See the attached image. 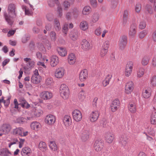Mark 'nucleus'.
I'll use <instances>...</instances> for the list:
<instances>
[{
    "label": "nucleus",
    "mask_w": 156,
    "mask_h": 156,
    "mask_svg": "<svg viewBox=\"0 0 156 156\" xmlns=\"http://www.w3.org/2000/svg\"><path fill=\"white\" fill-rule=\"evenodd\" d=\"M16 6L14 4L9 5L8 8V12H4L3 17L9 25L11 26L14 22V19L16 16L15 12Z\"/></svg>",
    "instance_id": "f257e3e1"
},
{
    "label": "nucleus",
    "mask_w": 156,
    "mask_h": 156,
    "mask_svg": "<svg viewBox=\"0 0 156 156\" xmlns=\"http://www.w3.org/2000/svg\"><path fill=\"white\" fill-rule=\"evenodd\" d=\"M60 93L64 99H68L69 96V90L68 87L64 84H62L60 87Z\"/></svg>",
    "instance_id": "f03ea898"
},
{
    "label": "nucleus",
    "mask_w": 156,
    "mask_h": 156,
    "mask_svg": "<svg viewBox=\"0 0 156 156\" xmlns=\"http://www.w3.org/2000/svg\"><path fill=\"white\" fill-rule=\"evenodd\" d=\"M48 5L50 7H53L55 4L57 5L58 6L57 12L59 16L61 17L62 16V8L60 5H59L60 3L58 0H48Z\"/></svg>",
    "instance_id": "7ed1b4c3"
},
{
    "label": "nucleus",
    "mask_w": 156,
    "mask_h": 156,
    "mask_svg": "<svg viewBox=\"0 0 156 156\" xmlns=\"http://www.w3.org/2000/svg\"><path fill=\"white\" fill-rule=\"evenodd\" d=\"M127 42V37L126 36L122 35L121 36L118 41L119 49L121 50H124L126 47Z\"/></svg>",
    "instance_id": "20e7f679"
},
{
    "label": "nucleus",
    "mask_w": 156,
    "mask_h": 156,
    "mask_svg": "<svg viewBox=\"0 0 156 156\" xmlns=\"http://www.w3.org/2000/svg\"><path fill=\"white\" fill-rule=\"evenodd\" d=\"M41 80V77L39 75L38 70L35 69L34 71V74L32 75L31 79V82L34 84H37L40 83Z\"/></svg>",
    "instance_id": "39448f33"
},
{
    "label": "nucleus",
    "mask_w": 156,
    "mask_h": 156,
    "mask_svg": "<svg viewBox=\"0 0 156 156\" xmlns=\"http://www.w3.org/2000/svg\"><path fill=\"white\" fill-rule=\"evenodd\" d=\"M134 84L131 81H129L127 82L125 86V93L129 94L133 91L134 88Z\"/></svg>",
    "instance_id": "423d86ee"
},
{
    "label": "nucleus",
    "mask_w": 156,
    "mask_h": 156,
    "mask_svg": "<svg viewBox=\"0 0 156 156\" xmlns=\"http://www.w3.org/2000/svg\"><path fill=\"white\" fill-rule=\"evenodd\" d=\"M72 115L73 119L76 122L80 121L82 117L81 112L77 109H75L73 112Z\"/></svg>",
    "instance_id": "0eeeda50"
},
{
    "label": "nucleus",
    "mask_w": 156,
    "mask_h": 156,
    "mask_svg": "<svg viewBox=\"0 0 156 156\" xmlns=\"http://www.w3.org/2000/svg\"><path fill=\"white\" fill-rule=\"evenodd\" d=\"M65 70L64 68L59 67L57 68L55 71V77L58 78H61L64 76Z\"/></svg>",
    "instance_id": "6e6552de"
},
{
    "label": "nucleus",
    "mask_w": 156,
    "mask_h": 156,
    "mask_svg": "<svg viewBox=\"0 0 156 156\" xmlns=\"http://www.w3.org/2000/svg\"><path fill=\"white\" fill-rule=\"evenodd\" d=\"M55 121L56 119L55 116L52 115H47L45 119V122L49 125L53 124Z\"/></svg>",
    "instance_id": "1a4fd4ad"
},
{
    "label": "nucleus",
    "mask_w": 156,
    "mask_h": 156,
    "mask_svg": "<svg viewBox=\"0 0 156 156\" xmlns=\"http://www.w3.org/2000/svg\"><path fill=\"white\" fill-rule=\"evenodd\" d=\"M99 116V114L98 111H92L89 116L90 121L91 122H95L98 120Z\"/></svg>",
    "instance_id": "9d476101"
},
{
    "label": "nucleus",
    "mask_w": 156,
    "mask_h": 156,
    "mask_svg": "<svg viewBox=\"0 0 156 156\" xmlns=\"http://www.w3.org/2000/svg\"><path fill=\"white\" fill-rule=\"evenodd\" d=\"M53 96L51 92L48 91H44L41 93L40 97L43 99L46 100L51 99Z\"/></svg>",
    "instance_id": "9b49d317"
},
{
    "label": "nucleus",
    "mask_w": 156,
    "mask_h": 156,
    "mask_svg": "<svg viewBox=\"0 0 156 156\" xmlns=\"http://www.w3.org/2000/svg\"><path fill=\"white\" fill-rule=\"evenodd\" d=\"M103 143L101 140H96L94 144V147L95 150L97 152L101 151L103 146Z\"/></svg>",
    "instance_id": "f8f14e48"
},
{
    "label": "nucleus",
    "mask_w": 156,
    "mask_h": 156,
    "mask_svg": "<svg viewBox=\"0 0 156 156\" xmlns=\"http://www.w3.org/2000/svg\"><path fill=\"white\" fill-rule=\"evenodd\" d=\"M151 90L150 87L144 88L142 90V96L145 99L149 98L151 96Z\"/></svg>",
    "instance_id": "ddd939ff"
},
{
    "label": "nucleus",
    "mask_w": 156,
    "mask_h": 156,
    "mask_svg": "<svg viewBox=\"0 0 156 156\" xmlns=\"http://www.w3.org/2000/svg\"><path fill=\"white\" fill-rule=\"evenodd\" d=\"M119 104V101L118 99L113 100L110 105L111 111L113 112H115L117 110Z\"/></svg>",
    "instance_id": "4468645a"
},
{
    "label": "nucleus",
    "mask_w": 156,
    "mask_h": 156,
    "mask_svg": "<svg viewBox=\"0 0 156 156\" xmlns=\"http://www.w3.org/2000/svg\"><path fill=\"white\" fill-rule=\"evenodd\" d=\"M88 74L87 70L86 69L82 70L80 73L79 79L81 81H83L87 78Z\"/></svg>",
    "instance_id": "2eb2a0df"
},
{
    "label": "nucleus",
    "mask_w": 156,
    "mask_h": 156,
    "mask_svg": "<svg viewBox=\"0 0 156 156\" xmlns=\"http://www.w3.org/2000/svg\"><path fill=\"white\" fill-rule=\"evenodd\" d=\"M81 44V48L85 51L89 50L90 48V44L89 42L86 39L82 40Z\"/></svg>",
    "instance_id": "dca6fc26"
},
{
    "label": "nucleus",
    "mask_w": 156,
    "mask_h": 156,
    "mask_svg": "<svg viewBox=\"0 0 156 156\" xmlns=\"http://www.w3.org/2000/svg\"><path fill=\"white\" fill-rule=\"evenodd\" d=\"M68 62L70 65H73L76 62V57L74 54L71 53L68 55Z\"/></svg>",
    "instance_id": "f3484780"
},
{
    "label": "nucleus",
    "mask_w": 156,
    "mask_h": 156,
    "mask_svg": "<svg viewBox=\"0 0 156 156\" xmlns=\"http://www.w3.org/2000/svg\"><path fill=\"white\" fill-rule=\"evenodd\" d=\"M62 120L64 124L66 126H68L71 124V118L69 115H65Z\"/></svg>",
    "instance_id": "a211bd4d"
},
{
    "label": "nucleus",
    "mask_w": 156,
    "mask_h": 156,
    "mask_svg": "<svg viewBox=\"0 0 156 156\" xmlns=\"http://www.w3.org/2000/svg\"><path fill=\"white\" fill-rule=\"evenodd\" d=\"M114 138V134L110 132H107L105 135V139L109 143H112Z\"/></svg>",
    "instance_id": "6ab92c4d"
},
{
    "label": "nucleus",
    "mask_w": 156,
    "mask_h": 156,
    "mask_svg": "<svg viewBox=\"0 0 156 156\" xmlns=\"http://www.w3.org/2000/svg\"><path fill=\"white\" fill-rule=\"evenodd\" d=\"M30 126L32 129L37 131L41 128V125L39 122L34 121L30 124Z\"/></svg>",
    "instance_id": "aec40b11"
},
{
    "label": "nucleus",
    "mask_w": 156,
    "mask_h": 156,
    "mask_svg": "<svg viewBox=\"0 0 156 156\" xmlns=\"http://www.w3.org/2000/svg\"><path fill=\"white\" fill-rule=\"evenodd\" d=\"M29 5L31 8L30 9H29L24 5H23L22 6L23 9L25 11V14L28 16H30L33 13L32 11L34 10L33 6L30 4H29Z\"/></svg>",
    "instance_id": "412c9836"
},
{
    "label": "nucleus",
    "mask_w": 156,
    "mask_h": 156,
    "mask_svg": "<svg viewBox=\"0 0 156 156\" xmlns=\"http://www.w3.org/2000/svg\"><path fill=\"white\" fill-rule=\"evenodd\" d=\"M89 133L88 131L84 130L82 131L81 135V139L83 141H86L89 138Z\"/></svg>",
    "instance_id": "4be33fe9"
},
{
    "label": "nucleus",
    "mask_w": 156,
    "mask_h": 156,
    "mask_svg": "<svg viewBox=\"0 0 156 156\" xmlns=\"http://www.w3.org/2000/svg\"><path fill=\"white\" fill-rule=\"evenodd\" d=\"M50 60V65L53 67L56 66L59 62L58 58L56 55H53L51 57Z\"/></svg>",
    "instance_id": "5701e85b"
},
{
    "label": "nucleus",
    "mask_w": 156,
    "mask_h": 156,
    "mask_svg": "<svg viewBox=\"0 0 156 156\" xmlns=\"http://www.w3.org/2000/svg\"><path fill=\"white\" fill-rule=\"evenodd\" d=\"M57 50L58 54L60 56L62 57H64L66 55L67 51L65 48L59 47L57 48Z\"/></svg>",
    "instance_id": "b1692460"
},
{
    "label": "nucleus",
    "mask_w": 156,
    "mask_h": 156,
    "mask_svg": "<svg viewBox=\"0 0 156 156\" xmlns=\"http://www.w3.org/2000/svg\"><path fill=\"white\" fill-rule=\"evenodd\" d=\"M79 27L80 29L83 31H86L88 28V24L85 20L82 21L80 23Z\"/></svg>",
    "instance_id": "393cba45"
},
{
    "label": "nucleus",
    "mask_w": 156,
    "mask_h": 156,
    "mask_svg": "<svg viewBox=\"0 0 156 156\" xmlns=\"http://www.w3.org/2000/svg\"><path fill=\"white\" fill-rule=\"evenodd\" d=\"M136 25L135 24H132L129 33V35L132 36H134L136 33Z\"/></svg>",
    "instance_id": "a878e982"
},
{
    "label": "nucleus",
    "mask_w": 156,
    "mask_h": 156,
    "mask_svg": "<svg viewBox=\"0 0 156 156\" xmlns=\"http://www.w3.org/2000/svg\"><path fill=\"white\" fill-rule=\"evenodd\" d=\"M19 101L20 102V104L22 107L24 108H28L30 107V105L23 98L20 99Z\"/></svg>",
    "instance_id": "bb28decb"
},
{
    "label": "nucleus",
    "mask_w": 156,
    "mask_h": 156,
    "mask_svg": "<svg viewBox=\"0 0 156 156\" xmlns=\"http://www.w3.org/2000/svg\"><path fill=\"white\" fill-rule=\"evenodd\" d=\"M150 121L151 124L153 125H156V110H154L150 116Z\"/></svg>",
    "instance_id": "cd10ccee"
},
{
    "label": "nucleus",
    "mask_w": 156,
    "mask_h": 156,
    "mask_svg": "<svg viewBox=\"0 0 156 156\" xmlns=\"http://www.w3.org/2000/svg\"><path fill=\"white\" fill-rule=\"evenodd\" d=\"M128 142V139L126 136H121L119 140L120 145L123 147H125L126 145Z\"/></svg>",
    "instance_id": "c85d7f7f"
},
{
    "label": "nucleus",
    "mask_w": 156,
    "mask_h": 156,
    "mask_svg": "<svg viewBox=\"0 0 156 156\" xmlns=\"http://www.w3.org/2000/svg\"><path fill=\"white\" fill-rule=\"evenodd\" d=\"M11 155V153L7 148H2L0 150V155L1 156H10Z\"/></svg>",
    "instance_id": "c756f323"
},
{
    "label": "nucleus",
    "mask_w": 156,
    "mask_h": 156,
    "mask_svg": "<svg viewBox=\"0 0 156 156\" xmlns=\"http://www.w3.org/2000/svg\"><path fill=\"white\" fill-rule=\"evenodd\" d=\"M112 77V75L111 74H108L106 76L105 79L103 81L102 83L103 86L106 87L109 84V81L111 79Z\"/></svg>",
    "instance_id": "7c9ffc66"
},
{
    "label": "nucleus",
    "mask_w": 156,
    "mask_h": 156,
    "mask_svg": "<svg viewBox=\"0 0 156 156\" xmlns=\"http://www.w3.org/2000/svg\"><path fill=\"white\" fill-rule=\"evenodd\" d=\"M23 132V128L22 127H18L14 129L13 131V134L16 136H22V132Z\"/></svg>",
    "instance_id": "2f4dec72"
},
{
    "label": "nucleus",
    "mask_w": 156,
    "mask_h": 156,
    "mask_svg": "<svg viewBox=\"0 0 156 156\" xmlns=\"http://www.w3.org/2000/svg\"><path fill=\"white\" fill-rule=\"evenodd\" d=\"M31 152V151L30 148L28 147H25L22 149L21 153L23 156H25L26 155H29Z\"/></svg>",
    "instance_id": "473e14b6"
},
{
    "label": "nucleus",
    "mask_w": 156,
    "mask_h": 156,
    "mask_svg": "<svg viewBox=\"0 0 156 156\" xmlns=\"http://www.w3.org/2000/svg\"><path fill=\"white\" fill-rule=\"evenodd\" d=\"M91 11V8L88 6H85L82 10V14L84 15H88Z\"/></svg>",
    "instance_id": "72a5a7b5"
},
{
    "label": "nucleus",
    "mask_w": 156,
    "mask_h": 156,
    "mask_svg": "<svg viewBox=\"0 0 156 156\" xmlns=\"http://www.w3.org/2000/svg\"><path fill=\"white\" fill-rule=\"evenodd\" d=\"M38 147L40 150L42 151H44L47 150V147L46 143L43 141L40 142Z\"/></svg>",
    "instance_id": "f704fd0d"
},
{
    "label": "nucleus",
    "mask_w": 156,
    "mask_h": 156,
    "mask_svg": "<svg viewBox=\"0 0 156 156\" xmlns=\"http://www.w3.org/2000/svg\"><path fill=\"white\" fill-rule=\"evenodd\" d=\"M144 74V69L143 67H140L137 71V76L138 78L142 77Z\"/></svg>",
    "instance_id": "c9c22d12"
},
{
    "label": "nucleus",
    "mask_w": 156,
    "mask_h": 156,
    "mask_svg": "<svg viewBox=\"0 0 156 156\" xmlns=\"http://www.w3.org/2000/svg\"><path fill=\"white\" fill-rule=\"evenodd\" d=\"M71 13L73 17L75 19L79 15V10L76 8H74L71 10Z\"/></svg>",
    "instance_id": "e433bc0d"
},
{
    "label": "nucleus",
    "mask_w": 156,
    "mask_h": 156,
    "mask_svg": "<svg viewBox=\"0 0 156 156\" xmlns=\"http://www.w3.org/2000/svg\"><path fill=\"white\" fill-rule=\"evenodd\" d=\"M150 59V58L148 56H146L144 57L141 62L142 65L144 66L147 65L149 62Z\"/></svg>",
    "instance_id": "4c0bfd02"
},
{
    "label": "nucleus",
    "mask_w": 156,
    "mask_h": 156,
    "mask_svg": "<svg viewBox=\"0 0 156 156\" xmlns=\"http://www.w3.org/2000/svg\"><path fill=\"white\" fill-rule=\"evenodd\" d=\"M78 32L74 31L71 32L70 34V37L73 40H75L77 39L78 37Z\"/></svg>",
    "instance_id": "58836bf2"
},
{
    "label": "nucleus",
    "mask_w": 156,
    "mask_h": 156,
    "mask_svg": "<svg viewBox=\"0 0 156 156\" xmlns=\"http://www.w3.org/2000/svg\"><path fill=\"white\" fill-rule=\"evenodd\" d=\"M49 146L51 149L52 151H55L57 150V147L55 141H50Z\"/></svg>",
    "instance_id": "ea45409f"
},
{
    "label": "nucleus",
    "mask_w": 156,
    "mask_h": 156,
    "mask_svg": "<svg viewBox=\"0 0 156 156\" xmlns=\"http://www.w3.org/2000/svg\"><path fill=\"white\" fill-rule=\"evenodd\" d=\"M99 17V15L97 13H94L91 17V21L94 23L96 22L98 20Z\"/></svg>",
    "instance_id": "a19ab883"
},
{
    "label": "nucleus",
    "mask_w": 156,
    "mask_h": 156,
    "mask_svg": "<svg viewBox=\"0 0 156 156\" xmlns=\"http://www.w3.org/2000/svg\"><path fill=\"white\" fill-rule=\"evenodd\" d=\"M49 37L51 41H55L57 39L56 33L54 31H51L49 33Z\"/></svg>",
    "instance_id": "79ce46f5"
},
{
    "label": "nucleus",
    "mask_w": 156,
    "mask_h": 156,
    "mask_svg": "<svg viewBox=\"0 0 156 156\" xmlns=\"http://www.w3.org/2000/svg\"><path fill=\"white\" fill-rule=\"evenodd\" d=\"M129 110L132 113H134L136 111V109L134 104H130L128 106Z\"/></svg>",
    "instance_id": "37998d69"
},
{
    "label": "nucleus",
    "mask_w": 156,
    "mask_h": 156,
    "mask_svg": "<svg viewBox=\"0 0 156 156\" xmlns=\"http://www.w3.org/2000/svg\"><path fill=\"white\" fill-rule=\"evenodd\" d=\"M43 113L42 110L39 109L35 108L34 112V114L36 117H39Z\"/></svg>",
    "instance_id": "c03bdc74"
},
{
    "label": "nucleus",
    "mask_w": 156,
    "mask_h": 156,
    "mask_svg": "<svg viewBox=\"0 0 156 156\" xmlns=\"http://www.w3.org/2000/svg\"><path fill=\"white\" fill-rule=\"evenodd\" d=\"M53 83V80L52 78L51 77L47 78L45 81V84L48 87L51 86Z\"/></svg>",
    "instance_id": "a18cd8bd"
},
{
    "label": "nucleus",
    "mask_w": 156,
    "mask_h": 156,
    "mask_svg": "<svg viewBox=\"0 0 156 156\" xmlns=\"http://www.w3.org/2000/svg\"><path fill=\"white\" fill-rule=\"evenodd\" d=\"M102 29L100 27L97 28L94 30V34L97 36H100L102 32Z\"/></svg>",
    "instance_id": "49530a36"
},
{
    "label": "nucleus",
    "mask_w": 156,
    "mask_h": 156,
    "mask_svg": "<svg viewBox=\"0 0 156 156\" xmlns=\"http://www.w3.org/2000/svg\"><path fill=\"white\" fill-rule=\"evenodd\" d=\"M147 30H144L142 31L139 33V37L140 38H143L147 34Z\"/></svg>",
    "instance_id": "de8ad7c7"
},
{
    "label": "nucleus",
    "mask_w": 156,
    "mask_h": 156,
    "mask_svg": "<svg viewBox=\"0 0 156 156\" xmlns=\"http://www.w3.org/2000/svg\"><path fill=\"white\" fill-rule=\"evenodd\" d=\"M150 84L152 87L156 86V76L154 75L152 76L151 79Z\"/></svg>",
    "instance_id": "09e8293b"
},
{
    "label": "nucleus",
    "mask_w": 156,
    "mask_h": 156,
    "mask_svg": "<svg viewBox=\"0 0 156 156\" xmlns=\"http://www.w3.org/2000/svg\"><path fill=\"white\" fill-rule=\"evenodd\" d=\"M133 62L132 61H129L127 62L125 68L133 70Z\"/></svg>",
    "instance_id": "8fccbe9b"
},
{
    "label": "nucleus",
    "mask_w": 156,
    "mask_h": 156,
    "mask_svg": "<svg viewBox=\"0 0 156 156\" xmlns=\"http://www.w3.org/2000/svg\"><path fill=\"white\" fill-rule=\"evenodd\" d=\"M109 46V41L108 40H106L103 43L101 48L108 50Z\"/></svg>",
    "instance_id": "3c124183"
},
{
    "label": "nucleus",
    "mask_w": 156,
    "mask_h": 156,
    "mask_svg": "<svg viewBox=\"0 0 156 156\" xmlns=\"http://www.w3.org/2000/svg\"><path fill=\"white\" fill-rule=\"evenodd\" d=\"M62 5L64 8V9L66 10L70 6V4L68 1H65L64 2Z\"/></svg>",
    "instance_id": "603ef678"
},
{
    "label": "nucleus",
    "mask_w": 156,
    "mask_h": 156,
    "mask_svg": "<svg viewBox=\"0 0 156 156\" xmlns=\"http://www.w3.org/2000/svg\"><path fill=\"white\" fill-rule=\"evenodd\" d=\"M141 8V4L138 3H137L135 6V10L136 12L139 13L140 12Z\"/></svg>",
    "instance_id": "864d4df0"
},
{
    "label": "nucleus",
    "mask_w": 156,
    "mask_h": 156,
    "mask_svg": "<svg viewBox=\"0 0 156 156\" xmlns=\"http://www.w3.org/2000/svg\"><path fill=\"white\" fill-rule=\"evenodd\" d=\"M132 70L129 69L125 68V75L127 77L129 76L131 74Z\"/></svg>",
    "instance_id": "5fc2aeb1"
},
{
    "label": "nucleus",
    "mask_w": 156,
    "mask_h": 156,
    "mask_svg": "<svg viewBox=\"0 0 156 156\" xmlns=\"http://www.w3.org/2000/svg\"><path fill=\"white\" fill-rule=\"evenodd\" d=\"M108 51V50L101 48L100 54L101 56L102 57H104L107 54Z\"/></svg>",
    "instance_id": "6e6d98bb"
},
{
    "label": "nucleus",
    "mask_w": 156,
    "mask_h": 156,
    "mask_svg": "<svg viewBox=\"0 0 156 156\" xmlns=\"http://www.w3.org/2000/svg\"><path fill=\"white\" fill-rule=\"evenodd\" d=\"M146 26V23L144 21H142L139 25V27L141 29H144Z\"/></svg>",
    "instance_id": "4d7b16f0"
},
{
    "label": "nucleus",
    "mask_w": 156,
    "mask_h": 156,
    "mask_svg": "<svg viewBox=\"0 0 156 156\" xmlns=\"http://www.w3.org/2000/svg\"><path fill=\"white\" fill-rule=\"evenodd\" d=\"M17 122L20 123H23L26 122V119L23 117H20L17 119Z\"/></svg>",
    "instance_id": "13d9d810"
},
{
    "label": "nucleus",
    "mask_w": 156,
    "mask_h": 156,
    "mask_svg": "<svg viewBox=\"0 0 156 156\" xmlns=\"http://www.w3.org/2000/svg\"><path fill=\"white\" fill-rule=\"evenodd\" d=\"M118 3V0H112L111 2V7L112 8H115L117 4Z\"/></svg>",
    "instance_id": "bf43d9fd"
},
{
    "label": "nucleus",
    "mask_w": 156,
    "mask_h": 156,
    "mask_svg": "<svg viewBox=\"0 0 156 156\" xmlns=\"http://www.w3.org/2000/svg\"><path fill=\"white\" fill-rule=\"evenodd\" d=\"M128 11L127 10H126L124 11L123 13V20L126 21L128 18Z\"/></svg>",
    "instance_id": "052dcab7"
},
{
    "label": "nucleus",
    "mask_w": 156,
    "mask_h": 156,
    "mask_svg": "<svg viewBox=\"0 0 156 156\" xmlns=\"http://www.w3.org/2000/svg\"><path fill=\"white\" fill-rule=\"evenodd\" d=\"M68 25L67 24H65L64 25L63 28H62V32L64 33L65 34H67L68 31Z\"/></svg>",
    "instance_id": "680f3d73"
},
{
    "label": "nucleus",
    "mask_w": 156,
    "mask_h": 156,
    "mask_svg": "<svg viewBox=\"0 0 156 156\" xmlns=\"http://www.w3.org/2000/svg\"><path fill=\"white\" fill-rule=\"evenodd\" d=\"M10 98H8L6 100H4V98L3 97V99L2 101V102H3L4 105L5 106H7L9 105L10 103Z\"/></svg>",
    "instance_id": "e2e57ef3"
},
{
    "label": "nucleus",
    "mask_w": 156,
    "mask_h": 156,
    "mask_svg": "<svg viewBox=\"0 0 156 156\" xmlns=\"http://www.w3.org/2000/svg\"><path fill=\"white\" fill-rule=\"evenodd\" d=\"M72 16H73L72 14L70 12H67L66 15V18L68 20H70Z\"/></svg>",
    "instance_id": "0e129e2a"
},
{
    "label": "nucleus",
    "mask_w": 156,
    "mask_h": 156,
    "mask_svg": "<svg viewBox=\"0 0 156 156\" xmlns=\"http://www.w3.org/2000/svg\"><path fill=\"white\" fill-rule=\"evenodd\" d=\"M13 103L14 105V108L16 109L18 108V106L20 105V103L19 104L17 100L16 99H15L14 100Z\"/></svg>",
    "instance_id": "69168bd1"
},
{
    "label": "nucleus",
    "mask_w": 156,
    "mask_h": 156,
    "mask_svg": "<svg viewBox=\"0 0 156 156\" xmlns=\"http://www.w3.org/2000/svg\"><path fill=\"white\" fill-rule=\"evenodd\" d=\"M29 37L25 35L22 38V41L23 43H26L29 39Z\"/></svg>",
    "instance_id": "338daca9"
},
{
    "label": "nucleus",
    "mask_w": 156,
    "mask_h": 156,
    "mask_svg": "<svg viewBox=\"0 0 156 156\" xmlns=\"http://www.w3.org/2000/svg\"><path fill=\"white\" fill-rule=\"evenodd\" d=\"M151 65L153 67L156 66V56H154L153 58Z\"/></svg>",
    "instance_id": "774afa93"
}]
</instances>
